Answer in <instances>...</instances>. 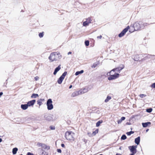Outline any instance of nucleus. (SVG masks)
Wrapping results in <instances>:
<instances>
[{"mask_svg": "<svg viewBox=\"0 0 155 155\" xmlns=\"http://www.w3.org/2000/svg\"><path fill=\"white\" fill-rule=\"evenodd\" d=\"M61 58V56L60 55L59 53L55 52L51 53L48 58L50 60V62H52L54 61H58Z\"/></svg>", "mask_w": 155, "mask_h": 155, "instance_id": "obj_1", "label": "nucleus"}, {"mask_svg": "<svg viewBox=\"0 0 155 155\" xmlns=\"http://www.w3.org/2000/svg\"><path fill=\"white\" fill-rule=\"evenodd\" d=\"M147 23H144L142 21L137 22L135 23L133 26L135 31L139 30L141 28H143L145 26L147 25Z\"/></svg>", "mask_w": 155, "mask_h": 155, "instance_id": "obj_2", "label": "nucleus"}, {"mask_svg": "<svg viewBox=\"0 0 155 155\" xmlns=\"http://www.w3.org/2000/svg\"><path fill=\"white\" fill-rule=\"evenodd\" d=\"M107 76H110L108 78L109 80H112L118 78L120 76V74L117 73H114L113 69L110 72L107 73Z\"/></svg>", "mask_w": 155, "mask_h": 155, "instance_id": "obj_3", "label": "nucleus"}, {"mask_svg": "<svg viewBox=\"0 0 155 155\" xmlns=\"http://www.w3.org/2000/svg\"><path fill=\"white\" fill-rule=\"evenodd\" d=\"M75 134L71 131H67L65 134V136L67 140L73 141L74 140Z\"/></svg>", "mask_w": 155, "mask_h": 155, "instance_id": "obj_4", "label": "nucleus"}, {"mask_svg": "<svg viewBox=\"0 0 155 155\" xmlns=\"http://www.w3.org/2000/svg\"><path fill=\"white\" fill-rule=\"evenodd\" d=\"M52 101L51 99H48L46 105L47 109L48 110H50L53 108V106L52 104Z\"/></svg>", "mask_w": 155, "mask_h": 155, "instance_id": "obj_5", "label": "nucleus"}, {"mask_svg": "<svg viewBox=\"0 0 155 155\" xmlns=\"http://www.w3.org/2000/svg\"><path fill=\"white\" fill-rule=\"evenodd\" d=\"M67 72L65 71L58 79L57 81V82L58 84H61L62 83V81L65 78V76L67 75Z\"/></svg>", "mask_w": 155, "mask_h": 155, "instance_id": "obj_6", "label": "nucleus"}, {"mask_svg": "<svg viewBox=\"0 0 155 155\" xmlns=\"http://www.w3.org/2000/svg\"><path fill=\"white\" fill-rule=\"evenodd\" d=\"M137 146H129L128 148L131 153L135 154L137 152Z\"/></svg>", "mask_w": 155, "mask_h": 155, "instance_id": "obj_7", "label": "nucleus"}, {"mask_svg": "<svg viewBox=\"0 0 155 155\" xmlns=\"http://www.w3.org/2000/svg\"><path fill=\"white\" fill-rule=\"evenodd\" d=\"M86 21H84L83 23V25L84 26H88L89 24L91 23L92 20L90 18H88L86 19Z\"/></svg>", "mask_w": 155, "mask_h": 155, "instance_id": "obj_8", "label": "nucleus"}, {"mask_svg": "<svg viewBox=\"0 0 155 155\" xmlns=\"http://www.w3.org/2000/svg\"><path fill=\"white\" fill-rule=\"evenodd\" d=\"M129 26H128L126 28L124 29L118 35L119 37H121L123 36L128 31L129 28Z\"/></svg>", "mask_w": 155, "mask_h": 155, "instance_id": "obj_9", "label": "nucleus"}, {"mask_svg": "<svg viewBox=\"0 0 155 155\" xmlns=\"http://www.w3.org/2000/svg\"><path fill=\"white\" fill-rule=\"evenodd\" d=\"M37 146L38 147H41L44 149H49L50 148L49 146H47L45 144L42 143H38L37 144Z\"/></svg>", "mask_w": 155, "mask_h": 155, "instance_id": "obj_10", "label": "nucleus"}, {"mask_svg": "<svg viewBox=\"0 0 155 155\" xmlns=\"http://www.w3.org/2000/svg\"><path fill=\"white\" fill-rule=\"evenodd\" d=\"M141 56H142V57H143L144 58H143L141 60V61H144L146 59L151 58H152V56L151 55L145 54H142Z\"/></svg>", "mask_w": 155, "mask_h": 155, "instance_id": "obj_11", "label": "nucleus"}, {"mask_svg": "<svg viewBox=\"0 0 155 155\" xmlns=\"http://www.w3.org/2000/svg\"><path fill=\"white\" fill-rule=\"evenodd\" d=\"M141 56V55L140 56L138 54L134 56V57L133 58V59L135 61H138L139 60L140 57L141 58L142 57V56Z\"/></svg>", "mask_w": 155, "mask_h": 155, "instance_id": "obj_12", "label": "nucleus"}, {"mask_svg": "<svg viewBox=\"0 0 155 155\" xmlns=\"http://www.w3.org/2000/svg\"><path fill=\"white\" fill-rule=\"evenodd\" d=\"M35 102V100H33L32 101H28L27 103V104L28 105V106H31L33 105Z\"/></svg>", "mask_w": 155, "mask_h": 155, "instance_id": "obj_13", "label": "nucleus"}, {"mask_svg": "<svg viewBox=\"0 0 155 155\" xmlns=\"http://www.w3.org/2000/svg\"><path fill=\"white\" fill-rule=\"evenodd\" d=\"M61 65H59V66H58L56 68H55L54 71L53 73V74L54 75H56L57 72L60 70L61 68Z\"/></svg>", "mask_w": 155, "mask_h": 155, "instance_id": "obj_14", "label": "nucleus"}, {"mask_svg": "<svg viewBox=\"0 0 155 155\" xmlns=\"http://www.w3.org/2000/svg\"><path fill=\"white\" fill-rule=\"evenodd\" d=\"M28 106L27 104H21V108L23 110H25L28 108Z\"/></svg>", "mask_w": 155, "mask_h": 155, "instance_id": "obj_15", "label": "nucleus"}, {"mask_svg": "<svg viewBox=\"0 0 155 155\" xmlns=\"http://www.w3.org/2000/svg\"><path fill=\"white\" fill-rule=\"evenodd\" d=\"M140 141V137H137L135 138V142L137 145H138L139 144Z\"/></svg>", "mask_w": 155, "mask_h": 155, "instance_id": "obj_16", "label": "nucleus"}, {"mask_svg": "<svg viewBox=\"0 0 155 155\" xmlns=\"http://www.w3.org/2000/svg\"><path fill=\"white\" fill-rule=\"evenodd\" d=\"M151 123L150 122H147V123H143L142 125L143 127H147L149 125H150Z\"/></svg>", "mask_w": 155, "mask_h": 155, "instance_id": "obj_17", "label": "nucleus"}, {"mask_svg": "<svg viewBox=\"0 0 155 155\" xmlns=\"http://www.w3.org/2000/svg\"><path fill=\"white\" fill-rule=\"evenodd\" d=\"M113 71L114 73L115 72V73H118L119 74L120 72V70L117 68L113 69Z\"/></svg>", "mask_w": 155, "mask_h": 155, "instance_id": "obj_18", "label": "nucleus"}, {"mask_svg": "<svg viewBox=\"0 0 155 155\" xmlns=\"http://www.w3.org/2000/svg\"><path fill=\"white\" fill-rule=\"evenodd\" d=\"M18 149L17 148L15 147V148H13L12 149V153H13V154H14V155L18 151Z\"/></svg>", "mask_w": 155, "mask_h": 155, "instance_id": "obj_19", "label": "nucleus"}, {"mask_svg": "<svg viewBox=\"0 0 155 155\" xmlns=\"http://www.w3.org/2000/svg\"><path fill=\"white\" fill-rule=\"evenodd\" d=\"M111 97L110 96H108L106 98L104 102L105 103H107L111 99Z\"/></svg>", "mask_w": 155, "mask_h": 155, "instance_id": "obj_20", "label": "nucleus"}, {"mask_svg": "<svg viewBox=\"0 0 155 155\" xmlns=\"http://www.w3.org/2000/svg\"><path fill=\"white\" fill-rule=\"evenodd\" d=\"M39 96L38 94H33L31 96V98H36Z\"/></svg>", "mask_w": 155, "mask_h": 155, "instance_id": "obj_21", "label": "nucleus"}, {"mask_svg": "<svg viewBox=\"0 0 155 155\" xmlns=\"http://www.w3.org/2000/svg\"><path fill=\"white\" fill-rule=\"evenodd\" d=\"M84 72V71L82 70H81V71H77L75 73V75L77 76V75H79V74H82Z\"/></svg>", "mask_w": 155, "mask_h": 155, "instance_id": "obj_22", "label": "nucleus"}, {"mask_svg": "<svg viewBox=\"0 0 155 155\" xmlns=\"http://www.w3.org/2000/svg\"><path fill=\"white\" fill-rule=\"evenodd\" d=\"M45 119L47 120H51V117L49 115L47 116H45Z\"/></svg>", "mask_w": 155, "mask_h": 155, "instance_id": "obj_23", "label": "nucleus"}, {"mask_svg": "<svg viewBox=\"0 0 155 155\" xmlns=\"http://www.w3.org/2000/svg\"><path fill=\"white\" fill-rule=\"evenodd\" d=\"M98 64V63H95L91 66V67L92 68H94L96 67Z\"/></svg>", "mask_w": 155, "mask_h": 155, "instance_id": "obj_24", "label": "nucleus"}, {"mask_svg": "<svg viewBox=\"0 0 155 155\" xmlns=\"http://www.w3.org/2000/svg\"><path fill=\"white\" fill-rule=\"evenodd\" d=\"M102 122V120H99L98 121L96 124V126L97 127H99L100 124Z\"/></svg>", "mask_w": 155, "mask_h": 155, "instance_id": "obj_25", "label": "nucleus"}, {"mask_svg": "<svg viewBox=\"0 0 155 155\" xmlns=\"http://www.w3.org/2000/svg\"><path fill=\"white\" fill-rule=\"evenodd\" d=\"M98 133V130L97 129L95 131L93 132L92 133V136H95L97 133Z\"/></svg>", "mask_w": 155, "mask_h": 155, "instance_id": "obj_26", "label": "nucleus"}, {"mask_svg": "<svg viewBox=\"0 0 155 155\" xmlns=\"http://www.w3.org/2000/svg\"><path fill=\"white\" fill-rule=\"evenodd\" d=\"M124 67V65H121L119 67L117 68H118L121 71V70L123 69Z\"/></svg>", "mask_w": 155, "mask_h": 155, "instance_id": "obj_27", "label": "nucleus"}, {"mask_svg": "<svg viewBox=\"0 0 155 155\" xmlns=\"http://www.w3.org/2000/svg\"><path fill=\"white\" fill-rule=\"evenodd\" d=\"M126 138H127V137H126V136L124 134L121 137V139L122 140H125L126 139Z\"/></svg>", "mask_w": 155, "mask_h": 155, "instance_id": "obj_28", "label": "nucleus"}, {"mask_svg": "<svg viewBox=\"0 0 155 155\" xmlns=\"http://www.w3.org/2000/svg\"><path fill=\"white\" fill-rule=\"evenodd\" d=\"M134 131H130V132H127L126 133V134H127V135H128V136H130V135L131 134H134Z\"/></svg>", "mask_w": 155, "mask_h": 155, "instance_id": "obj_29", "label": "nucleus"}, {"mask_svg": "<svg viewBox=\"0 0 155 155\" xmlns=\"http://www.w3.org/2000/svg\"><path fill=\"white\" fill-rule=\"evenodd\" d=\"M43 35H44V32H41V33H39V36L40 38H42L43 36Z\"/></svg>", "mask_w": 155, "mask_h": 155, "instance_id": "obj_30", "label": "nucleus"}, {"mask_svg": "<svg viewBox=\"0 0 155 155\" xmlns=\"http://www.w3.org/2000/svg\"><path fill=\"white\" fill-rule=\"evenodd\" d=\"M152 110V109L151 108L147 109L146 111L147 112L149 113L151 112Z\"/></svg>", "mask_w": 155, "mask_h": 155, "instance_id": "obj_31", "label": "nucleus"}, {"mask_svg": "<svg viewBox=\"0 0 155 155\" xmlns=\"http://www.w3.org/2000/svg\"><path fill=\"white\" fill-rule=\"evenodd\" d=\"M85 44L86 46H88L89 45V41H86L85 42Z\"/></svg>", "mask_w": 155, "mask_h": 155, "instance_id": "obj_32", "label": "nucleus"}, {"mask_svg": "<svg viewBox=\"0 0 155 155\" xmlns=\"http://www.w3.org/2000/svg\"><path fill=\"white\" fill-rule=\"evenodd\" d=\"M139 96L141 98H143V97H145L146 96V95L145 94H140Z\"/></svg>", "mask_w": 155, "mask_h": 155, "instance_id": "obj_33", "label": "nucleus"}, {"mask_svg": "<svg viewBox=\"0 0 155 155\" xmlns=\"http://www.w3.org/2000/svg\"><path fill=\"white\" fill-rule=\"evenodd\" d=\"M87 135L89 137H93L92 134V133H91V132H88Z\"/></svg>", "mask_w": 155, "mask_h": 155, "instance_id": "obj_34", "label": "nucleus"}, {"mask_svg": "<svg viewBox=\"0 0 155 155\" xmlns=\"http://www.w3.org/2000/svg\"><path fill=\"white\" fill-rule=\"evenodd\" d=\"M37 103L39 106H41L42 104L41 102L39 101H37Z\"/></svg>", "mask_w": 155, "mask_h": 155, "instance_id": "obj_35", "label": "nucleus"}, {"mask_svg": "<svg viewBox=\"0 0 155 155\" xmlns=\"http://www.w3.org/2000/svg\"><path fill=\"white\" fill-rule=\"evenodd\" d=\"M39 78L38 76H36L35 77V81H38L39 80Z\"/></svg>", "mask_w": 155, "mask_h": 155, "instance_id": "obj_36", "label": "nucleus"}, {"mask_svg": "<svg viewBox=\"0 0 155 155\" xmlns=\"http://www.w3.org/2000/svg\"><path fill=\"white\" fill-rule=\"evenodd\" d=\"M151 87L153 88H155V82L152 84Z\"/></svg>", "mask_w": 155, "mask_h": 155, "instance_id": "obj_37", "label": "nucleus"}, {"mask_svg": "<svg viewBox=\"0 0 155 155\" xmlns=\"http://www.w3.org/2000/svg\"><path fill=\"white\" fill-rule=\"evenodd\" d=\"M50 128L51 129V130H54L55 129V127H52V126H50Z\"/></svg>", "mask_w": 155, "mask_h": 155, "instance_id": "obj_38", "label": "nucleus"}, {"mask_svg": "<svg viewBox=\"0 0 155 155\" xmlns=\"http://www.w3.org/2000/svg\"><path fill=\"white\" fill-rule=\"evenodd\" d=\"M125 119V117H122L121 118V119L120 120H122V121H123V120H124Z\"/></svg>", "mask_w": 155, "mask_h": 155, "instance_id": "obj_39", "label": "nucleus"}, {"mask_svg": "<svg viewBox=\"0 0 155 155\" xmlns=\"http://www.w3.org/2000/svg\"><path fill=\"white\" fill-rule=\"evenodd\" d=\"M57 151L59 153H61V150L60 149H58Z\"/></svg>", "mask_w": 155, "mask_h": 155, "instance_id": "obj_40", "label": "nucleus"}, {"mask_svg": "<svg viewBox=\"0 0 155 155\" xmlns=\"http://www.w3.org/2000/svg\"><path fill=\"white\" fill-rule=\"evenodd\" d=\"M122 121L120 119L118 120V124L121 123Z\"/></svg>", "mask_w": 155, "mask_h": 155, "instance_id": "obj_41", "label": "nucleus"}, {"mask_svg": "<svg viewBox=\"0 0 155 155\" xmlns=\"http://www.w3.org/2000/svg\"><path fill=\"white\" fill-rule=\"evenodd\" d=\"M77 93V92H75L73 93L72 94V97H74V95L76 94Z\"/></svg>", "mask_w": 155, "mask_h": 155, "instance_id": "obj_42", "label": "nucleus"}, {"mask_svg": "<svg viewBox=\"0 0 155 155\" xmlns=\"http://www.w3.org/2000/svg\"><path fill=\"white\" fill-rule=\"evenodd\" d=\"M102 38V36L101 35H100V36H97V38L98 39H101Z\"/></svg>", "mask_w": 155, "mask_h": 155, "instance_id": "obj_43", "label": "nucleus"}, {"mask_svg": "<svg viewBox=\"0 0 155 155\" xmlns=\"http://www.w3.org/2000/svg\"><path fill=\"white\" fill-rule=\"evenodd\" d=\"M27 155H34V154L30 152H28L27 153Z\"/></svg>", "mask_w": 155, "mask_h": 155, "instance_id": "obj_44", "label": "nucleus"}, {"mask_svg": "<svg viewBox=\"0 0 155 155\" xmlns=\"http://www.w3.org/2000/svg\"><path fill=\"white\" fill-rule=\"evenodd\" d=\"M61 146L62 147H64L65 146L64 144H61Z\"/></svg>", "mask_w": 155, "mask_h": 155, "instance_id": "obj_45", "label": "nucleus"}, {"mask_svg": "<svg viewBox=\"0 0 155 155\" xmlns=\"http://www.w3.org/2000/svg\"><path fill=\"white\" fill-rule=\"evenodd\" d=\"M3 93L2 92H0V97L3 94Z\"/></svg>", "mask_w": 155, "mask_h": 155, "instance_id": "obj_46", "label": "nucleus"}, {"mask_svg": "<svg viewBox=\"0 0 155 155\" xmlns=\"http://www.w3.org/2000/svg\"><path fill=\"white\" fill-rule=\"evenodd\" d=\"M71 54V52L70 51V52H68V55H69V54Z\"/></svg>", "mask_w": 155, "mask_h": 155, "instance_id": "obj_47", "label": "nucleus"}, {"mask_svg": "<svg viewBox=\"0 0 155 155\" xmlns=\"http://www.w3.org/2000/svg\"><path fill=\"white\" fill-rule=\"evenodd\" d=\"M72 87V85H71L69 86V89H70L71 88V87Z\"/></svg>", "mask_w": 155, "mask_h": 155, "instance_id": "obj_48", "label": "nucleus"}, {"mask_svg": "<svg viewBox=\"0 0 155 155\" xmlns=\"http://www.w3.org/2000/svg\"><path fill=\"white\" fill-rule=\"evenodd\" d=\"M135 154V153H130V155H134Z\"/></svg>", "mask_w": 155, "mask_h": 155, "instance_id": "obj_49", "label": "nucleus"}, {"mask_svg": "<svg viewBox=\"0 0 155 155\" xmlns=\"http://www.w3.org/2000/svg\"><path fill=\"white\" fill-rule=\"evenodd\" d=\"M116 155H121V154L117 153Z\"/></svg>", "mask_w": 155, "mask_h": 155, "instance_id": "obj_50", "label": "nucleus"}, {"mask_svg": "<svg viewBox=\"0 0 155 155\" xmlns=\"http://www.w3.org/2000/svg\"><path fill=\"white\" fill-rule=\"evenodd\" d=\"M119 150H121L122 149V147H120L119 148Z\"/></svg>", "mask_w": 155, "mask_h": 155, "instance_id": "obj_51", "label": "nucleus"}, {"mask_svg": "<svg viewBox=\"0 0 155 155\" xmlns=\"http://www.w3.org/2000/svg\"><path fill=\"white\" fill-rule=\"evenodd\" d=\"M2 141V140L1 138H0V143Z\"/></svg>", "mask_w": 155, "mask_h": 155, "instance_id": "obj_52", "label": "nucleus"}, {"mask_svg": "<svg viewBox=\"0 0 155 155\" xmlns=\"http://www.w3.org/2000/svg\"><path fill=\"white\" fill-rule=\"evenodd\" d=\"M148 130H149V129H148L146 130V132H147L148 131Z\"/></svg>", "mask_w": 155, "mask_h": 155, "instance_id": "obj_53", "label": "nucleus"}]
</instances>
